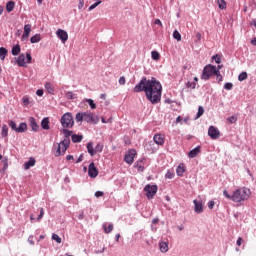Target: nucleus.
Listing matches in <instances>:
<instances>
[{"label": "nucleus", "instance_id": "f257e3e1", "mask_svg": "<svg viewBox=\"0 0 256 256\" xmlns=\"http://www.w3.org/2000/svg\"><path fill=\"white\" fill-rule=\"evenodd\" d=\"M134 93H145L146 99L152 103V105H157L161 103V95L163 93V86L161 82L157 81L155 78L147 80V77H142L140 82L134 87Z\"/></svg>", "mask_w": 256, "mask_h": 256}, {"label": "nucleus", "instance_id": "f03ea898", "mask_svg": "<svg viewBox=\"0 0 256 256\" xmlns=\"http://www.w3.org/2000/svg\"><path fill=\"white\" fill-rule=\"evenodd\" d=\"M251 195V190L247 187L238 188L232 193V201L234 203H241L242 201H247Z\"/></svg>", "mask_w": 256, "mask_h": 256}, {"label": "nucleus", "instance_id": "7ed1b4c3", "mask_svg": "<svg viewBox=\"0 0 256 256\" xmlns=\"http://www.w3.org/2000/svg\"><path fill=\"white\" fill-rule=\"evenodd\" d=\"M215 73H217V66L212 64H207L201 74L202 81H209L211 77H215Z\"/></svg>", "mask_w": 256, "mask_h": 256}, {"label": "nucleus", "instance_id": "20e7f679", "mask_svg": "<svg viewBox=\"0 0 256 256\" xmlns=\"http://www.w3.org/2000/svg\"><path fill=\"white\" fill-rule=\"evenodd\" d=\"M60 123L63 129H72L73 125H75V120L73 119V114L71 112H67L62 115L60 119Z\"/></svg>", "mask_w": 256, "mask_h": 256}, {"label": "nucleus", "instance_id": "39448f33", "mask_svg": "<svg viewBox=\"0 0 256 256\" xmlns=\"http://www.w3.org/2000/svg\"><path fill=\"white\" fill-rule=\"evenodd\" d=\"M69 145H71L70 139H64L62 140L57 147V150L54 152L55 157H61L64 153L67 152V149H69Z\"/></svg>", "mask_w": 256, "mask_h": 256}, {"label": "nucleus", "instance_id": "423d86ee", "mask_svg": "<svg viewBox=\"0 0 256 256\" xmlns=\"http://www.w3.org/2000/svg\"><path fill=\"white\" fill-rule=\"evenodd\" d=\"M31 61H33V57H31V53H26L25 54H20L17 58H16V63L18 65V67H27V63L30 64Z\"/></svg>", "mask_w": 256, "mask_h": 256}, {"label": "nucleus", "instance_id": "0eeeda50", "mask_svg": "<svg viewBox=\"0 0 256 256\" xmlns=\"http://www.w3.org/2000/svg\"><path fill=\"white\" fill-rule=\"evenodd\" d=\"M158 189L159 187H157V185H151V184L146 185L144 187V191L146 192V197L148 199H153V197L157 195Z\"/></svg>", "mask_w": 256, "mask_h": 256}, {"label": "nucleus", "instance_id": "6e6552de", "mask_svg": "<svg viewBox=\"0 0 256 256\" xmlns=\"http://www.w3.org/2000/svg\"><path fill=\"white\" fill-rule=\"evenodd\" d=\"M135 155H137V150L130 149L124 156L125 163H128V165L133 164V161L135 160Z\"/></svg>", "mask_w": 256, "mask_h": 256}, {"label": "nucleus", "instance_id": "1a4fd4ad", "mask_svg": "<svg viewBox=\"0 0 256 256\" xmlns=\"http://www.w3.org/2000/svg\"><path fill=\"white\" fill-rule=\"evenodd\" d=\"M208 135L211 139H219V137H221V132L219 131V129L215 126H210L208 128Z\"/></svg>", "mask_w": 256, "mask_h": 256}, {"label": "nucleus", "instance_id": "9d476101", "mask_svg": "<svg viewBox=\"0 0 256 256\" xmlns=\"http://www.w3.org/2000/svg\"><path fill=\"white\" fill-rule=\"evenodd\" d=\"M56 35H57L58 39H60V41H62V43H67V41L69 39V34H67V31H65L63 29H58L56 31Z\"/></svg>", "mask_w": 256, "mask_h": 256}, {"label": "nucleus", "instance_id": "9b49d317", "mask_svg": "<svg viewBox=\"0 0 256 256\" xmlns=\"http://www.w3.org/2000/svg\"><path fill=\"white\" fill-rule=\"evenodd\" d=\"M88 175L91 177V179H95L97 175H99V170H97V167H95V163H90L88 166Z\"/></svg>", "mask_w": 256, "mask_h": 256}, {"label": "nucleus", "instance_id": "f8f14e48", "mask_svg": "<svg viewBox=\"0 0 256 256\" xmlns=\"http://www.w3.org/2000/svg\"><path fill=\"white\" fill-rule=\"evenodd\" d=\"M145 161V158H140L135 162L134 167L137 169L138 173H143V171H145Z\"/></svg>", "mask_w": 256, "mask_h": 256}, {"label": "nucleus", "instance_id": "ddd939ff", "mask_svg": "<svg viewBox=\"0 0 256 256\" xmlns=\"http://www.w3.org/2000/svg\"><path fill=\"white\" fill-rule=\"evenodd\" d=\"M193 203H194L195 213H198V214L203 213V200L195 199V200H193Z\"/></svg>", "mask_w": 256, "mask_h": 256}, {"label": "nucleus", "instance_id": "4468645a", "mask_svg": "<svg viewBox=\"0 0 256 256\" xmlns=\"http://www.w3.org/2000/svg\"><path fill=\"white\" fill-rule=\"evenodd\" d=\"M30 33H31V24H25L24 33L21 37V41H27V39H29Z\"/></svg>", "mask_w": 256, "mask_h": 256}, {"label": "nucleus", "instance_id": "2eb2a0df", "mask_svg": "<svg viewBox=\"0 0 256 256\" xmlns=\"http://www.w3.org/2000/svg\"><path fill=\"white\" fill-rule=\"evenodd\" d=\"M84 121H86V123H97L91 111L84 112Z\"/></svg>", "mask_w": 256, "mask_h": 256}, {"label": "nucleus", "instance_id": "dca6fc26", "mask_svg": "<svg viewBox=\"0 0 256 256\" xmlns=\"http://www.w3.org/2000/svg\"><path fill=\"white\" fill-rule=\"evenodd\" d=\"M201 153V146H196L194 149L190 150L188 153L189 159H195L198 154Z\"/></svg>", "mask_w": 256, "mask_h": 256}, {"label": "nucleus", "instance_id": "f3484780", "mask_svg": "<svg viewBox=\"0 0 256 256\" xmlns=\"http://www.w3.org/2000/svg\"><path fill=\"white\" fill-rule=\"evenodd\" d=\"M153 141L156 143V145H165V137H163L162 134H155Z\"/></svg>", "mask_w": 256, "mask_h": 256}, {"label": "nucleus", "instance_id": "a211bd4d", "mask_svg": "<svg viewBox=\"0 0 256 256\" xmlns=\"http://www.w3.org/2000/svg\"><path fill=\"white\" fill-rule=\"evenodd\" d=\"M28 121L30 123L32 131L37 133V131H39V124H37V120L34 117H30Z\"/></svg>", "mask_w": 256, "mask_h": 256}, {"label": "nucleus", "instance_id": "6ab92c4d", "mask_svg": "<svg viewBox=\"0 0 256 256\" xmlns=\"http://www.w3.org/2000/svg\"><path fill=\"white\" fill-rule=\"evenodd\" d=\"M159 250L161 253H167V251H169V242L160 241Z\"/></svg>", "mask_w": 256, "mask_h": 256}, {"label": "nucleus", "instance_id": "aec40b11", "mask_svg": "<svg viewBox=\"0 0 256 256\" xmlns=\"http://www.w3.org/2000/svg\"><path fill=\"white\" fill-rule=\"evenodd\" d=\"M35 158L30 157L27 162L24 164V169L27 171L28 169H31V167H35Z\"/></svg>", "mask_w": 256, "mask_h": 256}, {"label": "nucleus", "instance_id": "412c9836", "mask_svg": "<svg viewBox=\"0 0 256 256\" xmlns=\"http://www.w3.org/2000/svg\"><path fill=\"white\" fill-rule=\"evenodd\" d=\"M41 127L44 131H49L51 127L49 126V117H45L41 121Z\"/></svg>", "mask_w": 256, "mask_h": 256}, {"label": "nucleus", "instance_id": "4be33fe9", "mask_svg": "<svg viewBox=\"0 0 256 256\" xmlns=\"http://www.w3.org/2000/svg\"><path fill=\"white\" fill-rule=\"evenodd\" d=\"M185 173V164L180 163L176 168V174L178 177H183V174Z\"/></svg>", "mask_w": 256, "mask_h": 256}, {"label": "nucleus", "instance_id": "5701e85b", "mask_svg": "<svg viewBox=\"0 0 256 256\" xmlns=\"http://www.w3.org/2000/svg\"><path fill=\"white\" fill-rule=\"evenodd\" d=\"M27 131V123L21 122L16 128V133H25Z\"/></svg>", "mask_w": 256, "mask_h": 256}, {"label": "nucleus", "instance_id": "b1692460", "mask_svg": "<svg viewBox=\"0 0 256 256\" xmlns=\"http://www.w3.org/2000/svg\"><path fill=\"white\" fill-rule=\"evenodd\" d=\"M102 228L104 230V233L109 234V233H111L113 231V223H109V224L108 223H104L102 225Z\"/></svg>", "mask_w": 256, "mask_h": 256}, {"label": "nucleus", "instance_id": "393cba45", "mask_svg": "<svg viewBox=\"0 0 256 256\" xmlns=\"http://www.w3.org/2000/svg\"><path fill=\"white\" fill-rule=\"evenodd\" d=\"M15 9V1L10 0L9 2L6 3V11L7 13H11Z\"/></svg>", "mask_w": 256, "mask_h": 256}, {"label": "nucleus", "instance_id": "a878e982", "mask_svg": "<svg viewBox=\"0 0 256 256\" xmlns=\"http://www.w3.org/2000/svg\"><path fill=\"white\" fill-rule=\"evenodd\" d=\"M71 139H72V143H81V141H83V135L73 134L71 136Z\"/></svg>", "mask_w": 256, "mask_h": 256}, {"label": "nucleus", "instance_id": "bb28decb", "mask_svg": "<svg viewBox=\"0 0 256 256\" xmlns=\"http://www.w3.org/2000/svg\"><path fill=\"white\" fill-rule=\"evenodd\" d=\"M12 55L17 56L21 53V46L19 44H16L15 46L12 47L11 50Z\"/></svg>", "mask_w": 256, "mask_h": 256}, {"label": "nucleus", "instance_id": "cd10ccee", "mask_svg": "<svg viewBox=\"0 0 256 256\" xmlns=\"http://www.w3.org/2000/svg\"><path fill=\"white\" fill-rule=\"evenodd\" d=\"M87 151H88L89 155H91V157H93L95 155V148L93 147V142H89L87 144Z\"/></svg>", "mask_w": 256, "mask_h": 256}, {"label": "nucleus", "instance_id": "c85d7f7f", "mask_svg": "<svg viewBox=\"0 0 256 256\" xmlns=\"http://www.w3.org/2000/svg\"><path fill=\"white\" fill-rule=\"evenodd\" d=\"M45 89L46 91H48V93H50V95H53V93H55V89L53 88V85L51 84V82L45 83Z\"/></svg>", "mask_w": 256, "mask_h": 256}, {"label": "nucleus", "instance_id": "c756f323", "mask_svg": "<svg viewBox=\"0 0 256 256\" xmlns=\"http://www.w3.org/2000/svg\"><path fill=\"white\" fill-rule=\"evenodd\" d=\"M39 41H41V34H35L30 38V43L32 44L39 43Z\"/></svg>", "mask_w": 256, "mask_h": 256}, {"label": "nucleus", "instance_id": "7c9ffc66", "mask_svg": "<svg viewBox=\"0 0 256 256\" xmlns=\"http://www.w3.org/2000/svg\"><path fill=\"white\" fill-rule=\"evenodd\" d=\"M5 57H7V48L0 47V59H1V61H5Z\"/></svg>", "mask_w": 256, "mask_h": 256}, {"label": "nucleus", "instance_id": "2f4dec72", "mask_svg": "<svg viewBox=\"0 0 256 256\" xmlns=\"http://www.w3.org/2000/svg\"><path fill=\"white\" fill-rule=\"evenodd\" d=\"M62 133L64 135V139H69L71 135H73V131L69 130L68 128H63Z\"/></svg>", "mask_w": 256, "mask_h": 256}, {"label": "nucleus", "instance_id": "473e14b6", "mask_svg": "<svg viewBox=\"0 0 256 256\" xmlns=\"http://www.w3.org/2000/svg\"><path fill=\"white\" fill-rule=\"evenodd\" d=\"M9 135V127L6 124L2 126L1 137H7Z\"/></svg>", "mask_w": 256, "mask_h": 256}, {"label": "nucleus", "instance_id": "72a5a7b5", "mask_svg": "<svg viewBox=\"0 0 256 256\" xmlns=\"http://www.w3.org/2000/svg\"><path fill=\"white\" fill-rule=\"evenodd\" d=\"M151 58L153 59V61H159V59H161V54H159V52L157 51H152Z\"/></svg>", "mask_w": 256, "mask_h": 256}, {"label": "nucleus", "instance_id": "f704fd0d", "mask_svg": "<svg viewBox=\"0 0 256 256\" xmlns=\"http://www.w3.org/2000/svg\"><path fill=\"white\" fill-rule=\"evenodd\" d=\"M219 9H227V2L225 0H217Z\"/></svg>", "mask_w": 256, "mask_h": 256}, {"label": "nucleus", "instance_id": "c9c22d12", "mask_svg": "<svg viewBox=\"0 0 256 256\" xmlns=\"http://www.w3.org/2000/svg\"><path fill=\"white\" fill-rule=\"evenodd\" d=\"M76 122L81 123V121H84V112H78L75 116Z\"/></svg>", "mask_w": 256, "mask_h": 256}, {"label": "nucleus", "instance_id": "e433bc0d", "mask_svg": "<svg viewBox=\"0 0 256 256\" xmlns=\"http://www.w3.org/2000/svg\"><path fill=\"white\" fill-rule=\"evenodd\" d=\"M66 99H77V95L71 91L65 93Z\"/></svg>", "mask_w": 256, "mask_h": 256}, {"label": "nucleus", "instance_id": "4c0bfd02", "mask_svg": "<svg viewBox=\"0 0 256 256\" xmlns=\"http://www.w3.org/2000/svg\"><path fill=\"white\" fill-rule=\"evenodd\" d=\"M94 151H95V155H97V153H101L103 151V144L102 143H98L95 146Z\"/></svg>", "mask_w": 256, "mask_h": 256}, {"label": "nucleus", "instance_id": "58836bf2", "mask_svg": "<svg viewBox=\"0 0 256 256\" xmlns=\"http://www.w3.org/2000/svg\"><path fill=\"white\" fill-rule=\"evenodd\" d=\"M214 76L216 77V80L218 83H221V81H223V75H221V71L216 70V73L214 74Z\"/></svg>", "mask_w": 256, "mask_h": 256}, {"label": "nucleus", "instance_id": "ea45409f", "mask_svg": "<svg viewBox=\"0 0 256 256\" xmlns=\"http://www.w3.org/2000/svg\"><path fill=\"white\" fill-rule=\"evenodd\" d=\"M203 113H205V108H203V106H199L198 112L196 114V119H199V117H202Z\"/></svg>", "mask_w": 256, "mask_h": 256}, {"label": "nucleus", "instance_id": "a19ab883", "mask_svg": "<svg viewBox=\"0 0 256 256\" xmlns=\"http://www.w3.org/2000/svg\"><path fill=\"white\" fill-rule=\"evenodd\" d=\"M2 163L3 171H7V169H9V160L7 159V157L3 158Z\"/></svg>", "mask_w": 256, "mask_h": 256}, {"label": "nucleus", "instance_id": "79ce46f5", "mask_svg": "<svg viewBox=\"0 0 256 256\" xmlns=\"http://www.w3.org/2000/svg\"><path fill=\"white\" fill-rule=\"evenodd\" d=\"M86 103L91 107V109H97V104L93 101V99H86Z\"/></svg>", "mask_w": 256, "mask_h": 256}, {"label": "nucleus", "instance_id": "37998d69", "mask_svg": "<svg viewBox=\"0 0 256 256\" xmlns=\"http://www.w3.org/2000/svg\"><path fill=\"white\" fill-rule=\"evenodd\" d=\"M8 125H9V127H11L12 131H16L17 132V123H15V121L10 120L8 122Z\"/></svg>", "mask_w": 256, "mask_h": 256}, {"label": "nucleus", "instance_id": "c03bdc74", "mask_svg": "<svg viewBox=\"0 0 256 256\" xmlns=\"http://www.w3.org/2000/svg\"><path fill=\"white\" fill-rule=\"evenodd\" d=\"M99 5H101V0H98L97 2H95L94 4H92V5L88 8V11H93V9L99 7Z\"/></svg>", "mask_w": 256, "mask_h": 256}, {"label": "nucleus", "instance_id": "a18cd8bd", "mask_svg": "<svg viewBox=\"0 0 256 256\" xmlns=\"http://www.w3.org/2000/svg\"><path fill=\"white\" fill-rule=\"evenodd\" d=\"M247 79V72H242L238 76V81H245Z\"/></svg>", "mask_w": 256, "mask_h": 256}, {"label": "nucleus", "instance_id": "49530a36", "mask_svg": "<svg viewBox=\"0 0 256 256\" xmlns=\"http://www.w3.org/2000/svg\"><path fill=\"white\" fill-rule=\"evenodd\" d=\"M173 37L176 39V41H181V33H179V31L174 30Z\"/></svg>", "mask_w": 256, "mask_h": 256}, {"label": "nucleus", "instance_id": "de8ad7c7", "mask_svg": "<svg viewBox=\"0 0 256 256\" xmlns=\"http://www.w3.org/2000/svg\"><path fill=\"white\" fill-rule=\"evenodd\" d=\"M223 195L224 197H226V199H230V201H233V194H229V191L224 190Z\"/></svg>", "mask_w": 256, "mask_h": 256}, {"label": "nucleus", "instance_id": "09e8293b", "mask_svg": "<svg viewBox=\"0 0 256 256\" xmlns=\"http://www.w3.org/2000/svg\"><path fill=\"white\" fill-rule=\"evenodd\" d=\"M224 89H226V91H231V89H233V83H231V82L225 83Z\"/></svg>", "mask_w": 256, "mask_h": 256}, {"label": "nucleus", "instance_id": "8fccbe9b", "mask_svg": "<svg viewBox=\"0 0 256 256\" xmlns=\"http://www.w3.org/2000/svg\"><path fill=\"white\" fill-rule=\"evenodd\" d=\"M228 123L233 125V123H237V116H231L227 119Z\"/></svg>", "mask_w": 256, "mask_h": 256}, {"label": "nucleus", "instance_id": "3c124183", "mask_svg": "<svg viewBox=\"0 0 256 256\" xmlns=\"http://www.w3.org/2000/svg\"><path fill=\"white\" fill-rule=\"evenodd\" d=\"M186 87H188V89H195V87H197V83L196 82H187Z\"/></svg>", "mask_w": 256, "mask_h": 256}, {"label": "nucleus", "instance_id": "603ef678", "mask_svg": "<svg viewBox=\"0 0 256 256\" xmlns=\"http://www.w3.org/2000/svg\"><path fill=\"white\" fill-rule=\"evenodd\" d=\"M52 239L53 241H56V243H61V237H59L57 234H53Z\"/></svg>", "mask_w": 256, "mask_h": 256}, {"label": "nucleus", "instance_id": "864d4df0", "mask_svg": "<svg viewBox=\"0 0 256 256\" xmlns=\"http://www.w3.org/2000/svg\"><path fill=\"white\" fill-rule=\"evenodd\" d=\"M173 177H175V174H173L172 172H170L169 170L166 172L165 174V178L166 179H173Z\"/></svg>", "mask_w": 256, "mask_h": 256}, {"label": "nucleus", "instance_id": "5fc2aeb1", "mask_svg": "<svg viewBox=\"0 0 256 256\" xmlns=\"http://www.w3.org/2000/svg\"><path fill=\"white\" fill-rule=\"evenodd\" d=\"M212 59L215 61V63H217L218 65L221 63V57H219V55H214L212 57Z\"/></svg>", "mask_w": 256, "mask_h": 256}, {"label": "nucleus", "instance_id": "6e6d98bb", "mask_svg": "<svg viewBox=\"0 0 256 256\" xmlns=\"http://www.w3.org/2000/svg\"><path fill=\"white\" fill-rule=\"evenodd\" d=\"M118 83H119V85H125V83H126L125 76L120 77L118 80Z\"/></svg>", "mask_w": 256, "mask_h": 256}, {"label": "nucleus", "instance_id": "4d7b16f0", "mask_svg": "<svg viewBox=\"0 0 256 256\" xmlns=\"http://www.w3.org/2000/svg\"><path fill=\"white\" fill-rule=\"evenodd\" d=\"M103 195H105V193H103V191H96L95 192V197H97V198L103 197Z\"/></svg>", "mask_w": 256, "mask_h": 256}, {"label": "nucleus", "instance_id": "13d9d810", "mask_svg": "<svg viewBox=\"0 0 256 256\" xmlns=\"http://www.w3.org/2000/svg\"><path fill=\"white\" fill-rule=\"evenodd\" d=\"M213 207H215V201L211 200L208 202V208L213 209Z\"/></svg>", "mask_w": 256, "mask_h": 256}, {"label": "nucleus", "instance_id": "bf43d9fd", "mask_svg": "<svg viewBox=\"0 0 256 256\" xmlns=\"http://www.w3.org/2000/svg\"><path fill=\"white\" fill-rule=\"evenodd\" d=\"M85 5V0H79L78 9H82Z\"/></svg>", "mask_w": 256, "mask_h": 256}, {"label": "nucleus", "instance_id": "052dcab7", "mask_svg": "<svg viewBox=\"0 0 256 256\" xmlns=\"http://www.w3.org/2000/svg\"><path fill=\"white\" fill-rule=\"evenodd\" d=\"M28 243H29L30 245H35V241H33V235H30V236L28 237Z\"/></svg>", "mask_w": 256, "mask_h": 256}, {"label": "nucleus", "instance_id": "680f3d73", "mask_svg": "<svg viewBox=\"0 0 256 256\" xmlns=\"http://www.w3.org/2000/svg\"><path fill=\"white\" fill-rule=\"evenodd\" d=\"M43 89H38L37 91H36V95H38V97H43Z\"/></svg>", "mask_w": 256, "mask_h": 256}, {"label": "nucleus", "instance_id": "e2e57ef3", "mask_svg": "<svg viewBox=\"0 0 256 256\" xmlns=\"http://www.w3.org/2000/svg\"><path fill=\"white\" fill-rule=\"evenodd\" d=\"M154 24H155V25H160V27H163V23H161V20H160V19H156V20L154 21Z\"/></svg>", "mask_w": 256, "mask_h": 256}, {"label": "nucleus", "instance_id": "0e129e2a", "mask_svg": "<svg viewBox=\"0 0 256 256\" xmlns=\"http://www.w3.org/2000/svg\"><path fill=\"white\" fill-rule=\"evenodd\" d=\"M74 159H75V158L73 157V155H67V156H66V160H67V161H74Z\"/></svg>", "mask_w": 256, "mask_h": 256}, {"label": "nucleus", "instance_id": "69168bd1", "mask_svg": "<svg viewBox=\"0 0 256 256\" xmlns=\"http://www.w3.org/2000/svg\"><path fill=\"white\" fill-rule=\"evenodd\" d=\"M96 255H99L100 253H105V247L101 250H95Z\"/></svg>", "mask_w": 256, "mask_h": 256}, {"label": "nucleus", "instance_id": "338daca9", "mask_svg": "<svg viewBox=\"0 0 256 256\" xmlns=\"http://www.w3.org/2000/svg\"><path fill=\"white\" fill-rule=\"evenodd\" d=\"M24 105H29V98H23Z\"/></svg>", "mask_w": 256, "mask_h": 256}, {"label": "nucleus", "instance_id": "774afa93", "mask_svg": "<svg viewBox=\"0 0 256 256\" xmlns=\"http://www.w3.org/2000/svg\"><path fill=\"white\" fill-rule=\"evenodd\" d=\"M83 161V154L79 156V158L76 160V163H81Z\"/></svg>", "mask_w": 256, "mask_h": 256}]
</instances>
